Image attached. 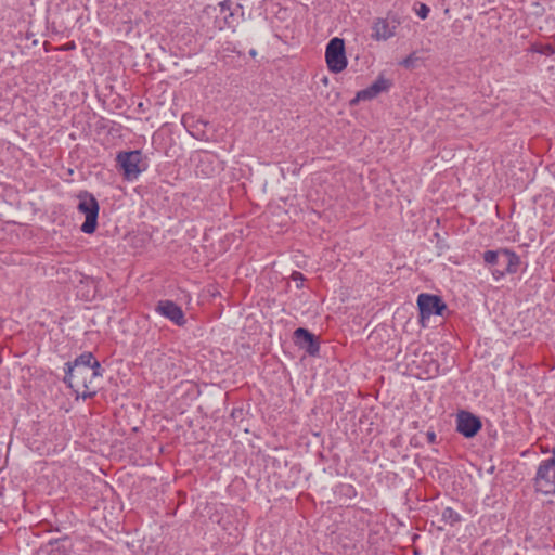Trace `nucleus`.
<instances>
[{
  "instance_id": "f257e3e1",
  "label": "nucleus",
  "mask_w": 555,
  "mask_h": 555,
  "mask_svg": "<svg viewBox=\"0 0 555 555\" xmlns=\"http://www.w3.org/2000/svg\"><path fill=\"white\" fill-rule=\"evenodd\" d=\"M482 259L495 281L502 280L507 274L517 273L521 264L520 257L505 247L483 251Z\"/></svg>"
},
{
  "instance_id": "f03ea898",
  "label": "nucleus",
  "mask_w": 555,
  "mask_h": 555,
  "mask_svg": "<svg viewBox=\"0 0 555 555\" xmlns=\"http://www.w3.org/2000/svg\"><path fill=\"white\" fill-rule=\"evenodd\" d=\"M93 359V353L85 351L74 359L64 364V378L63 382L70 389L75 386L81 385L83 388H89L90 379V361Z\"/></svg>"
},
{
  "instance_id": "7ed1b4c3",
  "label": "nucleus",
  "mask_w": 555,
  "mask_h": 555,
  "mask_svg": "<svg viewBox=\"0 0 555 555\" xmlns=\"http://www.w3.org/2000/svg\"><path fill=\"white\" fill-rule=\"evenodd\" d=\"M77 210L85 215V222L80 225V231L85 234H93L98 228L99 202L95 196L88 191H80L77 194Z\"/></svg>"
},
{
  "instance_id": "20e7f679",
  "label": "nucleus",
  "mask_w": 555,
  "mask_h": 555,
  "mask_svg": "<svg viewBox=\"0 0 555 555\" xmlns=\"http://www.w3.org/2000/svg\"><path fill=\"white\" fill-rule=\"evenodd\" d=\"M116 165L119 170L122 171L124 179L127 181L137 180L140 173L147 168L140 150L118 152L116 155Z\"/></svg>"
},
{
  "instance_id": "39448f33",
  "label": "nucleus",
  "mask_w": 555,
  "mask_h": 555,
  "mask_svg": "<svg viewBox=\"0 0 555 555\" xmlns=\"http://www.w3.org/2000/svg\"><path fill=\"white\" fill-rule=\"evenodd\" d=\"M325 60L327 68L334 74L341 73L346 69L348 61L346 57L345 41L341 38H332L325 48Z\"/></svg>"
},
{
  "instance_id": "423d86ee",
  "label": "nucleus",
  "mask_w": 555,
  "mask_h": 555,
  "mask_svg": "<svg viewBox=\"0 0 555 555\" xmlns=\"http://www.w3.org/2000/svg\"><path fill=\"white\" fill-rule=\"evenodd\" d=\"M417 307L420 312V322L424 325L426 320H429L431 315L442 317L448 310L447 304L439 295L421 293L417 296Z\"/></svg>"
},
{
  "instance_id": "0eeeda50",
  "label": "nucleus",
  "mask_w": 555,
  "mask_h": 555,
  "mask_svg": "<svg viewBox=\"0 0 555 555\" xmlns=\"http://www.w3.org/2000/svg\"><path fill=\"white\" fill-rule=\"evenodd\" d=\"M455 422L456 431L467 439L474 438L482 428L480 417L465 410L457 412Z\"/></svg>"
},
{
  "instance_id": "6e6552de",
  "label": "nucleus",
  "mask_w": 555,
  "mask_h": 555,
  "mask_svg": "<svg viewBox=\"0 0 555 555\" xmlns=\"http://www.w3.org/2000/svg\"><path fill=\"white\" fill-rule=\"evenodd\" d=\"M293 341L296 347L311 357H317L320 353L319 337L305 327H298L294 331Z\"/></svg>"
},
{
  "instance_id": "1a4fd4ad",
  "label": "nucleus",
  "mask_w": 555,
  "mask_h": 555,
  "mask_svg": "<svg viewBox=\"0 0 555 555\" xmlns=\"http://www.w3.org/2000/svg\"><path fill=\"white\" fill-rule=\"evenodd\" d=\"M155 312L178 326H184L186 319L182 308L172 300L162 299L155 306Z\"/></svg>"
},
{
  "instance_id": "9d476101",
  "label": "nucleus",
  "mask_w": 555,
  "mask_h": 555,
  "mask_svg": "<svg viewBox=\"0 0 555 555\" xmlns=\"http://www.w3.org/2000/svg\"><path fill=\"white\" fill-rule=\"evenodd\" d=\"M397 25H391L387 18L378 17L372 25V39L386 41L396 35Z\"/></svg>"
},
{
  "instance_id": "9b49d317",
  "label": "nucleus",
  "mask_w": 555,
  "mask_h": 555,
  "mask_svg": "<svg viewBox=\"0 0 555 555\" xmlns=\"http://www.w3.org/2000/svg\"><path fill=\"white\" fill-rule=\"evenodd\" d=\"M420 367L423 369V373L426 375L427 379L435 378L448 372V369H441L438 360L435 359L431 353L427 352L423 354L420 362Z\"/></svg>"
},
{
  "instance_id": "f8f14e48",
  "label": "nucleus",
  "mask_w": 555,
  "mask_h": 555,
  "mask_svg": "<svg viewBox=\"0 0 555 555\" xmlns=\"http://www.w3.org/2000/svg\"><path fill=\"white\" fill-rule=\"evenodd\" d=\"M220 15L215 20V25L219 30L230 28L233 26L234 13L232 11V2L230 0H223L218 3Z\"/></svg>"
},
{
  "instance_id": "ddd939ff",
  "label": "nucleus",
  "mask_w": 555,
  "mask_h": 555,
  "mask_svg": "<svg viewBox=\"0 0 555 555\" xmlns=\"http://www.w3.org/2000/svg\"><path fill=\"white\" fill-rule=\"evenodd\" d=\"M46 550L49 555H72L73 542L68 537L50 540Z\"/></svg>"
},
{
  "instance_id": "4468645a",
  "label": "nucleus",
  "mask_w": 555,
  "mask_h": 555,
  "mask_svg": "<svg viewBox=\"0 0 555 555\" xmlns=\"http://www.w3.org/2000/svg\"><path fill=\"white\" fill-rule=\"evenodd\" d=\"M555 469V447L552 451V456L540 462L535 477L533 478L534 486H540L541 481L548 480V473Z\"/></svg>"
},
{
  "instance_id": "2eb2a0df",
  "label": "nucleus",
  "mask_w": 555,
  "mask_h": 555,
  "mask_svg": "<svg viewBox=\"0 0 555 555\" xmlns=\"http://www.w3.org/2000/svg\"><path fill=\"white\" fill-rule=\"evenodd\" d=\"M334 495L340 500H352L357 496L358 492L353 485L351 483H337L333 489Z\"/></svg>"
},
{
  "instance_id": "dca6fc26",
  "label": "nucleus",
  "mask_w": 555,
  "mask_h": 555,
  "mask_svg": "<svg viewBox=\"0 0 555 555\" xmlns=\"http://www.w3.org/2000/svg\"><path fill=\"white\" fill-rule=\"evenodd\" d=\"M391 86V80L386 79L383 75H379L377 79L370 86V88L377 96L382 92H387Z\"/></svg>"
},
{
  "instance_id": "f3484780",
  "label": "nucleus",
  "mask_w": 555,
  "mask_h": 555,
  "mask_svg": "<svg viewBox=\"0 0 555 555\" xmlns=\"http://www.w3.org/2000/svg\"><path fill=\"white\" fill-rule=\"evenodd\" d=\"M441 519L450 526H455L462 521V516L452 507H446L441 513Z\"/></svg>"
},
{
  "instance_id": "a211bd4d",
  "label": "nucleus",
  "mask_w": 555,
  "mask_h": 555,
  "mask_svg": "<svg viewBox=\"0 0 555 555\" xmlns=\"http://www.w3.org/2000/svg\"><path fill=\"white\" fill-rule=\"evenodd\" d=\"M538 491L544 494H555V469L548 473V480L541 481L540 486H535Z\"/></svg>"
},
{
  "instance_id": "6ab92c4d",
  "label": "nucleus",
  "mask_w": 555,
  "mask_h": 555,
  "mask_svg": "<svg viewBox=\"0 0 555 555\" xmlns=\"http://www.w3.org/2000/svg\"><path fill=\"white\" fill-rule=\"evenodd\" d=\"M90 362L91 363H90V371H89L88 379H90V384H91L94 378L101 377L103 375L104 369L101 366V363L95 359L94 356Z\"/></svg>"
},
{
  "instance_id": "aec40b11",
  "label": "nucleus",
  "mask_w": 555,
  "mask_h": 555,
  "mask_svg": "<svg viewBox=\"0 0 555 555\" xmlns=\"http://www.w3.org/2000/svg\"><path fill=\"white\" fill-rule=\"evenodd\" d=\"M376 98L374 91L371 90L370 86L357 92L354 99L351 100V104H357L360 101H370Z\"/></svg>"
},
{
  "instance_id": "412c9836",
  "label": "nucleus",
  "mask_w": 555,
  "mask_h": 555,
  "mask_svg": "<svg viewBox=\"0 0 555 555\" xmlns=\"http://www.w3.org/2000/svg\"><path fill=\"white\" fill-rule=\"evenodd\" d=\"M531 51L542 55H553L555 53V47L550 43H535L532 46Z\"/></svg>"
},
{
  "instance_id": "4be33fe9",
  "label": "nucleus",
  "mask_w": 555,
  "mask_h": 555,
  "mask_svg": "<svg viewBox=\"0 0 555 555\" xmlns=\"http://www.w3.org/2000/svg\"><path fill=\"white\" fill-rule=\"evenodd\" d=\"M418 56L416 55L415 52H412L410 53L406 57H404L403 60H401L399 62V65L400 66H403L404 68H408V69H413L416 67V63L418 62Z\"/></svg>"
},
{
  "instance_id": "5701e85b",
  "label": "nucleus",
  "mask_w": 555,
  "mask_h": 555,
  "mask_svg": "<svg viewBox=\"0 0 555 555\" xmlns=\"http://www.w3.org/2000/svg\"><path fill=\"white\" fill-rule=\"evenodd\" d=\"M429 12L430 8L425 3H418V8L415 9V13L421 20H426L429 15Z\"/></svg>"
},
{
  "instance_id": "b1692460",
  "label": "nucleus",
  "mask_w": 555,
  "mask_h": 555,
  "mask_svg": "<svg viewBox=\"0 0 555 555\" xmlns=\"http://www.w3.org/2000/svg\"><path fill=\"white\" fill-rule=\"evenodd\" d=\"M208 125L207 121H204L202 119H198L196 121H194L192 125H190V127H192L195 132H192L191 130H189V132L193 135V137H197V134L199 132H203V128L206 127Z\"/></svg>"
},
{
  "instance_id": "393cba45",
  "label": "nucleus",
  "mask_w": 555,
  "mask_h": 555,
  "mask_svg": "<svg viewBox=\"0 0 555 555\" xmlns=\"http://www.w3.org/2000/svg\"><path fill=\"white\" fill-rule=\"evenodd\" d=\"M291 279L296 282V286L297 288H302L304 287V281L306 280L305 275L299 272V271H293L292 275H291Z\"/></svg>"
},
{
  "instance_id": "a878e982",
  "label": "nucleus",
  "mask_w": 555,
  "mask_h": 555,
  "mask_svg": "<svg viewBox=\"0 0 555 555\" xmlns=\"http://www.w3.org/2000/svg\"><path fill=\"white\" fill-rule=\"evenodd\" d=\"M73 390L77 393L76 399L81 398L82 400H87L93 398L96 395V391L90 390V387L88 389L85 388V391L81 393H78V391L75 388Z\"/></svg>"
},
{
  "instance_id": "bb28decb",
  "label": "nucleus",
  "mask_w": 555,
  "mask_h": 555,
  "mask_svg": "<svg viewBox=\"0 0 555 555\" xmlns=\"http://www.w3.org/2000/svg\"><path fill=\"white\" fill-rule=\"evenodd\" d=\"M426 438H427L428 443H430V444H434L437 442V435L434 430H428L426 433Z\"/></svg>"
},
{
  "instance_id": "cd10ccee",
  "label": "nucleus",
  "mask_w": 555,
  "mask_h": 555,
  "mask_svg": "<svg viewBox=\"0 0 555 555\" xmlns=\"http://www.w3.org/2000/svg\"><path fill=\"white\" fill-rule=\"evenodd\" d=\"M182 124L184 125V127H185V128H188V127H189L186 116H183V117H182Z\"/></svg>"
},
{
  "instance_id": "c85d7f7f",
  "label": "nucleus",
  "mask_w": 555,
  "mask_h": 555,
  "mask_svg": "<svg viewBox=\"0 0 555 555\" xmlns=\"http://www.w3.org/2000/svg\"><path fill=\"white\" fill-rule=\"evenodd\" d=\"M249 55H250V56H253V57H255V56L257 55V51H256L255 49H251V50L249 51Z\"/></svg>"
}]
</instances>
